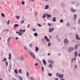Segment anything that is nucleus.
Listing matches in <instances>:
<instances>
[{"instance_id":"f257e3e1","label":"nucleus","mask_w":80,"mask_h":80,"mask_svg":"<svg viewBox=\"0 0 80 80\" xmlns=\"http://www.w3.org/2000/svg\"><path fill=\"white\" fill-rule=\"evenodd\" d=\"M29 54L30 55L31 57L32 58H33V59H35V56L34 55V53H33V52H29Z\"/></svg>"},{"instance_id":"f03ea898","label":"nucleus","mask_w":80,"mask_h":80,"mask_svg":"<svg viewBox=\"0 0 80 80\" xmlns=\"http://www.w3.org/2000/svg\"><path fill=\"white\" fill-rule=\"evenodd\" d=\"M44 39L46 42H50V39H49V38H48V37L46 36H44Z\"/></svg>"},{"instance_id":"7ed1b4c3","label":"nucleus","mask_w":80,"mask_h":80,"mask_svg":"<svg viewBox=\"0 0 80 80\" xmlns=\"http://www.w3.org/2000/svg\"><path fill=\"white\" fill-rule=\"evenodd\" d=\"M54 30V28H52L51 27L49 29V32L50 33H52Z\"/></svg>"},{"instance_id":"20e7f679","label":"nucleus","mask_w":80,"mask_h":80,"mask_svg":"<svg viewBox=\"0 0 80 80\" xmlns=\"http://www.w3.org/2000/svg\"><path fill=\"white\" fill-rule=\"evenodd\" d=\"M74 49V47H70L69 48V50L68 51L69 53H70L71 51H72Z\"/></svg>"},{"instance_id":"39448f33","label":"nucleus","mask_w":80,"mask_h":80,"mask_svg":"<svg viewBox=\"0 0 80 80\" xmlns=\"http://www.w3.org/2000/svg\"><path fill=\"white\" fill-rule=\"evenodd\" d=\"M64 42L65 44H68L69 43L68 40L67 39H64Z\"/></svg>"},{"instance_id":"423d86ee","label":"nucleus","mask_w":80,"mask_h":80,"mask_svg":"<svg viewBox=\"0 0 80 80\" xmlns=\"http://www.w3.org/2000/svg\"><path fill=\"white\" fill-rule=\"evenodd\" d=\"M48 62L49 63H51V64H53V63H54V61L52 60H49Z\"/></svg>"},{"instance_id":"0eeeda50","label":"nucleus","mask_w":80,"mask_h":80,"mask_svg":"<svg viewBox=\"0 0 80 80\" xmlns=\"http://www.w3.org/2000/svg\"><path fill=\"white\" fill-rule=\"evenodd\" d=\"M76 60H77V59L76 58H74L71 59V63H73V62H76Z\"/></svg>"},{"instance_id":"6e6552de","label":"nucleus","mask_w":80,"mask_h":80,"mask_svg":"<svg viewBox=\"0 0 80 80\" xmlns=\"http://www.w3.org/2000/svg\"><path fill=\"white\" fill-rule=\"evenodd\" d=\"M48 68H50L51 69H53V65L52 64H49L48 66Z\"/></svg>"},{"instance_id":"1a4fd4ad","label":"nucleus","mask_w":80,"mask_h":80,"mask_svg":"<svg viewBox=\"0 0 80 80\" xmlns=\"http://www.w3.org/2000/svg\"><path fill=\"white\" fill-rule=\"evenodd\" d=\"M76 39L77 40H80V37L78 34L76 35Z\"/></svg>"},{"instance_id":"9d476101","label":"nucleus","mask_w":80,"mask_h":80,"mask_svg":"<svg viewBox=\"0 0 80 80\" xmlns=\"http://www.w3.org/2000/svg\"><path fill=\"white\" fill-rule=\"evenodd\" d=\"M19 26V25L18 24H15L14 25V28H17Z\"/></svg>"},{"instance_id":"9b49d317","label":"nucleus","mask_w":80,"mask_h":80,"mask_svg":"<svg viewBox=\"0 0 80 80\" xmlns=\"http://www.w3.org/2000/svg\"><path fill=\"white\" fill-rule=\"evenodd\" d=\"M71 11L72 12H76V10L72 8L71 9Z\"/></svg>"},{"instance_id":"f8f14e48","label":"nucleus","mask_w":80,"mask_h":80,"mask_svg":"<svg viewBox=\"0 0 80 80\" xmlns=\"http://www.w3.org/2000/svg\"><path fill=\"white\" fill-rule=\"evenodd\" d=\"M59 77L60 78H62L63 77V74H60Z\"/></svg>"},{"instance_id":"ddd939ff","label":"nucleus","mask_w":80,"mask_h":80,"mask_svg":"<svg viewBox=\"0 0 80 80\" xmlns=\"http://www.w3.org/2000/svg\"><path fill=\"white\" fill-rule=\"evenodd\" d=\"M61 6L62 8H64L65 7V4L62 3L61 4Z\"/></svg>"},{"instance_id":"4468645a","label":"nucleus","mask_w":80,"mask_h":80,"mask_svg":"<svg viewBox=\"0 0 80 80\" xmlns=\"http://www.w3.org/2000/svg\"><path fill=\"white\" fill-rule=\"evenodd\" d=\"M48 8H49V6L47 5L45 6V10H47V9H48Z\"/></svg>"},{"instance_id":"2eb2a0df","label":"nucleus","mask_w":80,"mask_h":80,"mask_svg":"<svg viewBox=\"0 0 80 80\" xmlns=\"http://www.w3.org/2000/svg\"><path fill=\"white\" fill-rule=\"evenodd\" d=\"M75 55L76 57H77V55H78V52H77V51H75Z\"/></svg>"},{"instance_id":"dca6fc26","label":"nucleus","mask_w":80,"mask_h":80,"mask_svg":"<svg viewBox=\"0 0 80 80\" xmlns=\"http://www.w3.org/2000/svg\"><path fill=\"white\" fill-rule=\"evenodd\" d=\"M52 22H56V18L54 17L52 19Z\"/></svg>"},{"instance_id":"f3484780","label":"nucleus","mask_w":80,"mask_h":80,"mask_svg":"<svg viewBox=\"0 0 80 80\" xmlns=\"http://www.w3.org/2000/svg\"><path fill=\"white\" fill-rule=\"evenodd\" d=\"M46 17H47V15H46V14L44 13V14L43 16H42V17L43 18H46Z\"/></svg>"},{"instance_id":"a211bd4d","label":"nucleus","mask_w":80,"mask_h":80,"mask_svg":"<svg viewBox=\"0 0 80 80\" xmlns=\"http://www.w3.org/2000/svg\"><path fill=\"white\" fill-rule=\"evenodd\" d=\"M20 58L21 60H23L24 59V57L23 56H21L20 57Z\"/></svg>"},{"instance_id":"6ab92c4d","label":"nucleus","mask_w":80,"mask_h":80,"mask_svg":"<svg viewBox=\"0 0 80 80\" xmlns=\"http://www.w3.org/2000/svg\"><path fill=\"white\" fill-rule=\"evenodd\" d=\"M60 73L59 72H58L56 73V77H59L60 76Z\"/></svg>"},{"instance_id":"aec40b11","label":"nucleus","mask_w":80,"mask_h":80,"mask_svg":"<svg viewBox=\"0 0 80 80\" xmlns=\"http://www.w3.org/2000/svg\"><path fill=\"white\" fill-rule=\"evenodd\" d=\"M35 52H38V48L36 47H35Z\"/></svg>"},{"instance_id":"412c9836","label":"nucleus","mask_w":80,"mask_h":80,"mask_svg":"<svg viewBox=\"0 0 80 80\" xmlns=\"http://www.w3.org/2000/svg\"><path fill=\"white\" fill-rule=\"evenodd\" d=\"M76 19H77V15L75 14L74 15V20H76Z\"/></svg>"},{"instance_id":"4be33fe9","label":"nucleus","mask_w":80,"mask_h":80,"mask_svg":"<svg viewBox=\"0 0 80 80\" xmlns=\"http://www.w3.org/2000/svg\"><path fill=\"white\" fill-rule=\"evenodd\" d=\"M18 73H20V74L22 73V70H21V69H19Z\"/></svg>"},{"instance_id":"5701e85b","label":"nucleus","mask_w":80,"mask_h":80,"mask_svg":"<svg viewBox=\"0 0 80 80\" xmlns=\"http://www.w3.org/2000/svg\"><path fill=\"white\" fill-rule=\"evenodd\" d=\"M47 17L49 18H51L52 16L50 15L47 14Z\"/></svg>"},{"instance_id":"b1692460","label":"nucleus","mask_w":80,"mask_h":80,"mask_svg":"<svg viewBox=\"0 0 80 80\" xmlns=\"http://www.w3.org/2000/svg\"><path fill=\"white\" fill-rule=\"evenodd\" d=\"M78 45L77 44L75 46V47L74 49L75 50H76V49H77V48H78Z\"/></svg>"},{"instance_id":"393cba45","label":"nucleus","mask_w":80,"mask_h":80,"mask_svg":"<svg viewBox=\"0 0 80 80\" xmlns=\"http://www.w3.org/2000/svg\"><path fill=\"white\" fill-rule=\"evenodd\" d=\"M34 35L35 37H38V34L37 33H34Z\"/></svg>"},{"instance_id":"a878e982","label":"nucleus","mask_w":80,"mask_h":80,"mask_svg":"<svg viewBox=\"0 0 80 80\" xmlns=\"http://www.w3.org/2000/svg\"><path fill=\"white\" fill-rule=\"evenodd\" d=\"M67 25L68 27H70V24L69 23L67 22Z\"/></svg>"},{"instance_id":"bb28decb","label":"nucleus","mask_w":80,"mask_h":80,"mask_svg":"<svg viewBox=\"0 0 80 80\" xmlns=\"http://www.w3.org/2000/svg\"><path fill=\"white\" fill-rule=\"evenodd\" d=\"M42 62L44 65H46V61L45 60H43Z\"/></svg>"},{"instance_id":"cd10ccee","label":"nucleus","mask_w":80,"mask_h":80,"mask_svg":"<svg viewBox=\"0 0 80 80\" xmlns=\"http://www.w3.org/2000/svg\"><path fill=\"white\" fill-rule=\"evenodd\" d=\"M12 55V54H11V53H10L9 54V60H11V55Z\"/></svg>"},{"instance_id":"c85d7f7f","label":"nucleus","mask_w":80,"mask_h":80,"mask_svg":"<svg viewBox=\"0 0 80 80\" xmlns=\"http://www.w3.org/2000/svg\"><path fill=\"white\" fill-rule=\"evenodd\" d=\"M14 72L15 73H16V74H18V71H17V70L15 69Z\"/></svg>"},{"instance_id":"c756f323","label":"nucleus","mask_w":80,"mask_h":80,"mask_svg":"<svg viewBox=\"0 0 80 80\" xmlns=\"http://www.w3.org/2000/svg\"><path fill=\"white\" fill-rule=\"evenodd\" d=\"M24 49L25 50H27V51H28V49H27V48L25 46L24 47Z\"/></svg>"},{"instance_id":"7c9ffc66","label":"nucleus","mask_w":80,"mask_h":80,"mask_svg":"<svg viewBox=\"0 0 80 80\" xmlns=\"http://www.w3.org/2000/svg\"><path fill=\"white\" fill-rule=\"evenodd\" d=\"M16 18H17V19H18V20H19V19H20V16H16V17H15Z\"/></svg>"},{"instance_id":"2f4dec72","label":"nucleus","mask_w":80,"mask_h":80,"mask_svg":"<svg viewBox=\"0 0 80 80\" xmlns=\"http://www.w3.org/2000/svg\"><path fill=\"white\" fill-rule=\"evenodd\" d=\"M1 16L2 17H5V14L3 13H1Z\"/></svg>"},{"instance_id":"473e14b6","label":"nucleus","mask_w":80,"mask_h":80,"mask_svg":"<svg viewBox=\"0 0 80 80\" xmlns=\"http://www.w3.org/2000/svg\"><path fill=\"white\" fill-rule=\"evenodd\" d=\"M52 73H48V76L49 77H51V76H52Z\"/></svg>"},{"instance_id":"72a5a7b5","label":"nucleus","mask_w":80,"mask_h":80,"mask_svg":"<svg viewBox=\"0 0 80 80\" xmlns=\"http://www.w3.org/2000/svg\"><path fill=\"white\" fill-rule=\"evenodd\" d=\"M38 25L39 27H42V25H41L39 23H38Z\"/></svg>"},{"instance_id":"f704fd0d","label":"nucleus","mask_w":80,"mask_h":80,"mask_svg":"<svg viewBox=\"0 0 80 80\" xmlns=\"http://www.w3.org/2000/svg\"><path fill=\"white\" fill-rule=\"evenodd\" d=\"M29 45L30 47H31V48H32V46H33V45L32 44L30 43L29 44Z\"/></svg>"},{"instance_id":"c9c22d12","label":"nucleus","mask_w":80,"mask_h":80,"mask_svg":"<svg viewBox=\"0 0 80 80\" xmlns=\"http://www.w3.org/2000/svg\"><path fill=\"white\" fill-rule=\"evenodd\" d=\"M32 30L33 31V32H35V31H36V29H35V28H32Z\"/></svg>"},{"instance_id":"e433bc0d","label":"nucleus","mask_w":80,"mask_h":80,"mask_svg":"<svg viewBox=\"0 0 80 80\" xmlns=\"http://www.w3.org/2000/svg\"><path fill=\"white\" fill-rule=\"evenodd\" d=\"M41 69L42 71V72H44V68L43 67H42Z\"/></svg>"},{"instance_id":"4c0bfd02","label":"nucleus","mask_w":80,"mask_h":80,"mask_svg":"<svg viewBox=\"0 0 80 80\" xmlns=\"http://www.w3.org/2000/svg\"><path fill=\"white\" fill-rule=\"evenodd\" d=\"M60 23H63V20L62 19H61L60 21Z\"/></svg>"},{"instance_id":"58836bf2","label":"nucleus","mask_w":80,"mask_h":80,"mask_svg":"<svg viewBox=\"0 0 80 80\" xmlns=\"http://www.w3.org/2000/svg\"><path fill=\"white\" fill-rule=\"evenodd\" d=\"M29 75V73L28 72H26V76L27 77H28Z\"/></svg>"},{"instance_id":"ea45409f","label":"nucleus","mask_w":80,"mask_h":80,"mask_svg":"<svg viewBox=\"0 0 80 80\" xmlns=\"http://www.w3.org/2000/svg\"><path fill=\"white\" fill-rule=\"evenodd\" d=\"M18 78L20 80H22V78L21 77V76H19Z\"/></svg>"},{"instance_id":"a19ab883","label":"nucleus","mask_w":80,"mask_h":80,"mask_svg":"<svg viewBox=\"0 0 80 80\" xmlns=\"http://www.w3.org/2000/svg\"><path fill=\"white\" fill-rule=\"evenodd\" d=\"M5 62H6V67H8V62L6 61Z\"/></svg>"},{"instance_id":"79ce46f5","label":"nucleus","mask_w":80,"mask_h":80,"mask_svg":"<svg viewBox=\"0 0 80 80\" xmlns=\"http://www.w3.org/2000/svg\"><path fill=\"white\" fill-rule=\"evenodd\" d=\"M48 47H50V46H51V44L50 43V42H49L48 44Z\"/></svg>"},{"instance_id":"37998d69","label":"nucleus","mask_w":80,"mask_h":80,"mask_svg":"<svg viewBox=\"0 0 80 80\" xmlns=\"http://www.w3.org/2000/svg\"><path fill=\"white\" fill-rule=\"evenodd\" d=\"M30 79L31 80H35V78H33L32 77H30Z\"/></svg>"},{"instance_id":"c03bdc74","label":"nucleus","mask_w":80,"mask_h":80,"mask_svg":"<svg viewBox=\"0 0 80 80\" xmlns=\"http://www.w3.org/2000/svg\"><path fill=\"white\" fill-rule=\"evenodd\" d=\"M56 38L57 40H58V35H56Z\"/></svg>"},{"instance_id":"a18cd8bd","label":"nucleus","mask_w":80,"mask_h":80,"mask_svg":"<svg viewBox=\"0 0 80 80\" xmlns=\"http://www.w3.org/2000/svg\"><path fill=\"white\" fill-rule=\"evenodd\" d=\"M10 20H8V21L7 22V24L8 25H9V24H10Z\"/></svg>"},{"instance_id":"49530a36","label":"nucleus","mask_w":80,"mask_h":80,"mask_svg":"<svg viewBox=\"0 0 80 80\" xmlns=\"http://www.w3.org/2000/svg\"><path fill=\"white\" fill-rule=\"evenodd\" d=\"M22 5H24V4H25V2H24L23 1H22Z\"/></svg>"},{"instance_id":"de8ad7c7","label":"nucleus","mask_w":80,"mask_h":80,"mask_svg":"<svg viewBox=\"0 0 80 80\" xmlns=\"http://www.w3.org/2000/svg\"><path fill=\"white\" fill-rule=\"evenodd\" d=\"M35 65L36 67H37V66H38V63H36L35 64Z\"/></svg>"},{"instance_id":"09e8293b","label":"nucleus","mask_w":80,"mask_h":80,"mask_svg":"<svg viewBox=\"0 0 80 80\" xmlns=\"http://www.w3.org/2000/svg\"><path fill=\"white\" fill-rule=\"evenodd\" d=\"M10 38H11V37H9V38L8 39V41H10Z\"/></svg>"},{"instance_id":"8fccbe9b","label":"nucleus","mask_w":80,"mask_h":80,"mask_svg":"<svg viewBox=\"0 0 80 80\" xmlns=\"http://www.w3.org/2000/svg\"><path fill=\"white\" fill-rule=\"evenodd\" d=\"M6 60H7V58H5V59L3 60L2 62H5V61H6Z\"/></svg>"},{"instance_id":"3c124183","label":"nucleus","mask_w":80,"mask_h":80,"mask_svg":"<svg viewBox=\"0 0 80 80\" xmlns=\"http://www.w3.org/2000/svg\"><path fill=\"white\" fill-rule=\"evenodd\" d=\"M23 23H24V20H23L22 21H21V24H23Z\"/></svg>"},{"instance_id":"603ef678","label":"nucleus","mask_w":80,"mask_h":80,"mask_svg":"<svg viewBox=\"0 0 80 80\" xmlns=\"http://www.w3.org/2000/svg\"><path fill=\"white\" fill-rule=\"evenodd\" d=\"M75 68H77V65L76 64L75 65Z\"/></svg>"},{"instance_id":"864d4df0","label":"nucleus","mask_w":80,"mask_h":80,"mask_svg":"<svg viewBox=\"0 0 80 80\" xmlns=\"http://www.w3.org/2000/svg\"><path fill=\"white\" fill-rule=\"evenodd\" d=\"M78 23L80 25V19H79L78 21Z\"/></svg>"},{"instance_id":"5fc2aeb1","label":"nucleus","mask_w":80,"mask_h":80,"mask_svg":"<svg viewBox=\"0 0 80 80\" xmlns=\"http://www.w3.org/2000/svg\"><path fill=\"white\" fill-rule=\"evenodd\" d=\"M49 39H50V38H52V36H51V35H49Z\"/></svg>"},{"instance_id":"6e6d98bb","label":"nucleus","mask_w":80,"mask_h":80,"mask_svg":"<svg viewBox=\"0 0 80 80\" xmlns=\"http://www.w3.org/2000/svg\"><path fill=\"white\" fill-rule=\"evenodd\" d=\"M30 27V24H28L27 26V28H29V27Z\"/></svg>"},{"instance_id":"4d7b16f0","label":"nucleus","mask_w":80,"mask_h":80,"mask_svg":"<svg viewBox=\"0 0 80 80\" xmlns=\"http://www.w3.org/2000/svg\"><path fill=\"white\" fill-rule=\"evenodd\" d=\"M55 80H58V78H55Z\"/></svg>"},{"instance_id":"13d9d810","label":"nucleus","mask_w":80,"mask_h":80,"mask_svg":"<svg viewBox=\"0 0 80 80\" xmlns=\"http://www.w3.org/2000/svg\"><path fill=\"white\" fill-rule=\"evenodd\" d=\"M57 40L58 41H59V42H60V40H61V39H60V38H59V39L58 38V39H57Z\"/></svg>"},{"instance_id":"bf43d9fd","label":"nucleus","mask_w":80,"mask_h":80,"mask_svg":"<svg viewBox=\"0 0 80 80\" xmlns=\"http://www.w3.org/2000/svg\"><path fill=\"white\" fill-rule=\"evenodd\" d=\"M19 32H23V30L21 29L19 30Z\"/></svg>"},{"instance_id":"052dcab7","label":"nucleus","mask_w":80,"mask_h":80,"mask_svg":"<svg viewBox=\"0 0 80 80\" xmlns=\"http://www.w3.org/2000/svg\"><path fill=\"white\" fill-rule=\"evenodd\" d=\"M58 56H60V55H61V54H60V53H58Z\"/></svg>"},{"instance_id":"680f3d73","label":"nucleus","mask_w":80,"mask_h":80,"mask_svg":"<svg viewBox=\"0 0 80 80\" xmlns=\"http://www.w3.org/2000/svg\"><path fill=\"white\" fill-rule=\"evenodd\" d=\"M48 25L49 26H51V24H50V23H48Z\"/></svg>"},{"instance_id":"e2e57ef3","label":"nucleus","mask_w":80,"mask_h":80,"mask_svg":"<svg viewBox=\"0 0 80 80\" xmlns=\"http://www.w3.org/2000/svg\"><path fill=\"white\" fill-rule=\"evenodd\" d=\"M18 35H19V36H21L22 34H18Z\"/></svg>"},{"instance_id":"0e129e2a","label":"nucleus","mask_w":80,"mask_h":80,"mask_svg":"<svg viewBox=\"0 0 80 80\" xmlns=\"http://www.w3.org/2000/svg\"><path fill=\"white\" fill-rule=\"evenodd\" d=\"M40 63L41 65H42V62H40Z\"/></svg>"},{"instance_id":"69168bd1","label":"nucleus","mask_w":80,"mask_h":80,"mask_svg":"<svg viewBox=\"0 0 80 80\" xmlns=\"http://www.w3.org/2000/svg\"><path fill=\"white\" fill-rule=\"evenodd\" d=\"M12 68V64L10 65V68L11 69Z\"/></svg>"},{"instance_id":"338daca9","label":"nucleus","mask_w":80,"mask_h":80,"mask_svg":"<svg viewBox=\"0 0 80 80\" xmlns=\"http://www.w3.org/2000/svg\"><path fill=\"white\" fill-rule=\"evenodd\" d=\"M50 55V53H48V56H49V55Z\"/></svg>"},{"instance_id":"774afa93","label":"nucleus","mask_w":80,"mask_h":80,"mask_svg":"<svg viewBox=\"0 0 80 80\" xmlns=\"http://www.w3.org/2000/svg\"><path fill=\"white\" fill-rule=\"evenodd\" d=\"M18 38H16V40H18Z\"/></svg>"}]
</instances>
